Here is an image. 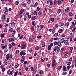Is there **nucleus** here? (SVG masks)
<instances>
[{
  "label": "nucleus",
  "instance_id": "1",
  "mask_svg": "<svg viewBox=\"0 0 76 76\" xmlns=\"http://www.w3.org/2000/svg\"><path fill=\"white\" fill-rule=\"evenodd\" d=\"M52 67L53 70H54V69H56L55 66H56V64H57V63L56 62L55 59L53 60L52 61Z\"/></svg>",
  "mask_w": 76,
  "mask_h": 76
},
{
  "label": "nucleus",
  "instance_id": "2",
  "mask_svg": "<svg viewBox=\"0 0 76 76\" xmlns=\"http://www.w3.org/2000/svg\"><path fill=\"white\" fill-rule=\"evenodd\" d=\"M6 15L4 14H2V18L3 20H2V22L3 23H4L5 22V21H6Z\"/></svg>",
  "mask_w": 76,
  "mask_h": 76
},
{
  "label": "nucleus",
  "instance_id": "3",
  "mask_svg": "<svg viewBox=\"0 0 76 76\" xmlns=\"http://www.w3.org/2000/svg\"><path fill=\"white\" fill-rule=\"evenodd\" d=\"M26 51L25 50H23L20 52V55L21 56L25 55H26Z\"/></svg>",
  "mask_w": 76,
  "mask_h": 76
},
{
  "label": "nucleus",
  "instance_id": "4",
  "mask_svg": "<svg viewBox=\"0 0 76 76\" xmlns=\"http://www.w3.org/2000/svg\"><path fill=\"white\" fill-rule=\"evenodd\" d=\"M64 43L66 44L65 45H68L69 44V43L68 42V40H64Z\"/></svg>",
  "mask_w": 76,
  "mask_h": 76
},
{
  "label": "nucleus",
  "instance_id": "5",
  "mask_svg": "<svg viewBox=\"0 0 76 76\" xmlns=\"http://www.w3.org/2000/svg\"><path fill=\"white\" fill-rule=\"evenodd\" d=\"M71 68V66L70 65H68L66 66V72H68L69 70V69Z\"/></svg>",
  "mask_w": 76,
  "mask_h": 76
},
{
  "label": "nucleus",
  "instance_id": "6",
  "mask_svg": "<svg viewBox=\"0 0 76 76\" xmlns=\"http://www.w3.org/2000/svg\"><path fill=\"white\" fill-rule=\"evenodd\" d=\"M57 45H58V46H61V43L60 42V41H58L57 42Z\"/></svg>",
  "mask_w": 76,
  "mask_h": 76
},
{
  "label": "nucleus",
  "instance_id": "7",
  "mask_svg": "<svg viewBox=\"0 0 76 76\" xmlns=\"http://www.w3.org/2000/svg\"><path fill=\"white\" fill-rule=\"evenodd\" d=\"M61 3H62V2L60 0H58L57 1V4H60Z\"/></svg>",
  "mask_w": 76,
  "mask_h": 76
},
{
  "label": "nucleus",
  "instance_id": "8",
  "mask_svg": "<svg viewBox=\"0 0 76 76\" xmlns=\"http://www.w3.org/2000/svg\"><path fill=\"white\" fill-rule=\"evenodd\" d=\"M58 33H56L53 35V37L55 38H56V37H57L58 36Z\"/></svg>",
  "mask_w": 76,
  "mask_h": 76
},
{
  "label": "nucleus",
  "instance_id": "9",
  "mask_svg": "<svg viewBox=\"0 0 76 76\" xmlns=\"http://www.w3.org/2000/svg\"><path fill=\"white\" fill-rule=\"evenodd\" d=\"M6 59L7 60H9V54H7L6 55Z\"/></svg>",
  "mask_w": 76,
  "mask_h": 76
},
{
  "label": "nucleus",
  "instance_id": "10",
  "mask_svg": "<svg viewBox=\"0 0 76 76\" xmlns=\"http://www.w3.org/2000/svg\"><path fill=\"white\" fill-rule=\"evenodd\" d=\"M62 68V65H61L60 66V67L58 66V67L57 68V69L58 70H60V69Z\"/></svg>",
  "mask_w": 76,
  "mask_h": 76
},
{
  "label": "nucleus",
  "instance_id": "11",
  "mask_svg": "<svg viewBox=\"0 0 76 76\" xmlns=\"http://www.w3.org/2000/svg\"><path fill=\"white\" fill-rule=\"evenodd\" d=\"M29 41L30 42H33V39H32V38L30 37L29 38Z\"/></svg>",
  "mask_w": 76,
  "mask_h": 76
},
{
  "label": "nucleus",
  "instance_id": "12",
  "mask_svg": "<svg viewBox=\"0 0 76 76\" xmlns=\"http://www.w3.org/2000/svg\"><path fill=\"white\" fill-rule=\"evenodd\" d=\"M36 19H37V17L36 16H34V17H32L31 18V20H35Z\"/></svg>",
  "mask_w": 76,
  "mask_h": 76
},
{
  "label": "nucleus",
  "instance_id": "13",
  "mask_svg": "<svg viewBox=\"0 0 76 76\" xmlns=\"http://www.w3.org/2000/svg\"><path fill=\"white\" fill-rule=\"evenodd\" d=\"M24 12V10H22L20 12H19V15H21Z\"/></svg>",
  "mask_w": 76,
  "mask_h": 76
},
{
  "label": "nucleus",
  "instance_id": "14",
  "mask_svg": "<svg viewBox=\"0 0 76 76\" xmlns=\"http://www.w3.org/2000/svg\"><path fill=\"white\" fill-rule=\"evenodd\" d=\"M66 66H64L62 68V70H64V71H65V70H66Z\"/></svg>",
  "mask_w": 76,
  "mask_h": 76
},
{
  "label": "nucleus",
  "instance_id": "15",
  "mask_svg": "<svg viewBox=\"0 0 76 76\" xmlns=\"http://www.w3.org/2000/svg\"><path fill=\"white\" fill-rule=\"evenodd\" d=\"M61 12V9H58L57 11V13L58 14H59Z\"/></svg>",
  "mask_w": 76,
  "mask_h": 76
},
{
  "label": "nucleus",
  "instance_id": "16",
  "mask_svg": "<svg viewBox=\"0 0 76 76\" xmlns=\"http://www.w3.org/2000/svg\"><path fill=\"white\" fill-rule=\"evenodd\" d=\"M42 14V11H39L38 13V15L39 16H40V15H41Z\"/></svg>",
  "mask_w": 76,
  "mask_h": 76
},
{
  "label": "nucleus",
  "instance_id": "17",
  "mask_svg": "<svg viewBox=\"0 0 76 76\" xmlns=\"http://www.w3.org/2000/svg\"><path fill=\"white\" fill-rule=\"evenodd\" d=\"M60 41L61 43H63L64 42V38L61 39Z\"/></svg>",
  "mask_w": 76,
  "mask_h": 76
},
{
  "label": "nucleus",
  "instance_id": "18",
  "mask_svg": "<svg viewBox=\"0 0 76 76\" xmlns=\"http://www.w3.org/2000/svg\"><path fill=\"white\" fill-rule=\"evenodd\" d=\"M42 16H43V17H44L46 16V13H45V12L44 11L43 12Z\"/></svg>",
  "mask_w": 76,
  "mask_h": 76
},
{
  "label": "nucleus",
  "instance_id": "19",
  "mask_svg": "<svg viewBox=\"0 0 76 76\" xmlns=\"http://www.w3.org/2000/svg\"><path fill=\"white\" fill-rule=\"evenodd\" d=\"M9 13V12H8V11H5L4 12V14L5 15H8V13Z\"/></svg>",
  "mask_w": 76,
  "mask_h": 76
},
{
  "label": "nucleus",
  "instance_id": "20",
  "mask_svg": "<svg viewBox=\"0 0 76 76\" xmlns=\"http://www.w3.org/2000/svg\"><path fill=\"white\" fill-rule=\"evenodd\" d=\"M63 30L62 29H60L58 30V32L59 33H62V32H63Z\"/></svg>",
  "mask_w": 76,
  "mask_h": 76
},
{
  "label": "nucleus",
  "instance_id": "21",
  "mask_svg": "<svg viewBox=\"0 0 76 76\" xmlns=\"http://www.w3.org/2000/svg\"><path fill=\"white\" fill-rule=\"evenodd\" d=\"M34 29H35V28H34V26H32L31 28V30L32 31H34Z\"/></svg>",
  "mask_w": 76,
  "mask_h": 76
},
{
  "label": "nucleus",
  "instance_id": "22",
  "mask_svg": "<svg viewBox=\"0 0 76 76\" xmlns=\"http://www.w3.org/2000/svg\"><path fill=\"white\" fill-rule=\"evenodd\" d=\"M75 27L76 26L75 25H72L70 27V29H72V28H75Z\"/></svg>",
  "mask_w": 76,
  "mask_h": 76
},
{
  "label": "nucleus",
  "instance_id": "23",
  "mask_svg": "<svg viewBox=\"0 0 76 76\" xmlns=\"http://www.w3.org/2000/svg\"><path fill=\"white\" fill-rule=\"evenodd\" d=\"M39 56L37 55L36 58V59L37 61H38V60H39Z\"/></svg>",
  "mask_w": 76,
  "mask_h": 76
},
{
  "label": "nucleus",
  "instance_id": "24",
  "mask_svg": "<svg viewBox=\"0 0 76 76\" xmlns=\"http://www.w3.org/2000/svg\"><path fill=\"white\" fill-rule=\"evenodd\" d=\"M75 66V63H72L71 65V69L73 68Z\"/></svg>",
  "mask_w": 76,
  "mask_h": 76
},
{
  "label": "nucleus",
  "instance_id": "25",
  "mask_svg": "<svg viewBox=\"0 0 76 76\" xmlns=\"http://www.w3.org/2000/svg\"><path fill=\"white\" fill-rule=\"evenodd\" d=\"M50 21L53 22H54V18H53L50 19Z\"/></svg>",
  "mask_w": 76,
  "mask_h": 76
},
{
  "label": "nucleus",
  "instance_id": "26",
  "mask_svg": "<svg viewBox=\"0 0 76 76\" xmlns=\"http://www.w3.org/2000/svg\"><path fill=\"white\" fill-rule=\"evenodd\" d=\"M15 74L14 75V76H16L17 75H18V71H17L15 72Z\"/></svg>",
  "mask_w": 76,
  "mask_h": 76
},
{
  "label": "nucleus",
  "instance_id": "27",
  "mask_svg": "<svg viewBox=\"0 0 76 76\" xmlns=\"http://www.w3.org/2000/svg\"><path fill=\"white\" fill-rule=\"evenodd\" d=\"M36 72H37V69H34L33 70L32 73L33 74H35V73H36Z\"/></svg>",
  "mask_w": 76,
  "mask_h": 76
},
{
  "label": "nucleus",
  "instance_id": "28",
  "mask_svg": "<svg viewBox=\"0 0 76 76\" xmlns=\"http://www.w3.org/2000/svg\"><path fill=\"white\" fill-rule=\"evenodd\" d=\"M45 43L44 42L42 43V46L43 47H45Z\"/></svg>",
  "mask_w": 76,
  "mask_h": 76
},
{
  "label": "nucleus",
  "instance_id": "29",
  "mask_svg": "<svg viewBox=\"0 0 76 76\" xmlns=\"http://www.w3.org/2000/svg\"><path fill=\"white\" fill-rule=\"evenodd\" d=\"M8 46L9 48L10 49H10L12 48V45L11 44H9Z\"/></svg>",
  "mask_w": 76,
  "mask_h": 76
},
{
  "label": "nucleus",
  "instance_id": "30",
  "mask_svg": "<svg viewBox=\"0 0 76 76\" xmlns=\"http://www.w3.org/2000/svg\"><path fill=\"white\" fill-rule=\"evenodd\" d=\"M13 70H12L11 71H10V72L8 73L9 75H13Z\"/></svg>",
  "mask_w": 76,
  "mask_h": 76
},
{
  "label": "nucleus",
  "instance_id": "31",
  "mask_svg": "<svg viewBox=\"0 0 76 76\" xmlns=\"http://www.w3.org/2000/svg\"><path fill=\"white\" fill-rule=\"evenodd\" d=\"M15 25V23L14 22H12L11 23V26H14Z\"/></svg>",
  "mask_w": 76,
  "mask_h": 76
},
{
  "label": "nucleus",
  "instance_id": "32",
  "mask_svg": "<svg viewBox=\"0 0 76 76\" xmlns=\"http://www.w3.org/2000/svg\"><path fill=\"white\" fill-rule=\"evenodd\" d=\"M7 30H8V29L7 28H5L4 29V32H7Z\"/></svg>",
  "mask_w": 76,
  "mask_h": 76
},
{
  "label": "nucleus",
  "instance_id": "33",
  "mask_svg": "<svg viewBox=\"0 0 76 76\" xmlns=\"http://www.w3.org/2000/svg\"><path fill=\"white\" fill-rule=\"evenodd\" d=\"M31 0H28L27 3L28 4H29L31 3Z\"/></svg>",
  "mask_w": 76,
  "mask_h": 76
},
{
  "label": "nucleus",
  "instance_id": "34",
  "mask_svg": "<svg viewBox=\"0 0 76 76\" xmlns=\"http://www.w3.org/2000/svg\"><path fill=\"white\" fill-rule=\"evenodd\" d=\"M33 14L35 15V16H36L37 15V12L36 11H35L33 12Z\"/></svg>",
  "mask_w": 76,
  "mask_h": 76
},
{
  "label": "nucleus",
  "instance_id": "35",
  "mask_svg": "<svg viewBox=\"0 0 76 76\" xmlns=\"http://www.w3.org/2000/svg\"><path fill=\"white\" fill-rule=\"evenodd\" d=\"M39 74L40 75H42V74H44V71H40L39 72Z\"/></svg>",
  "mask_w": 76,
  "mask_h": 76
},
{
  "label": "nucleus",
  "instance_id": "36",
  "mask_svg": "<svg viewBox=\"0 0 76 76\" xmlns=\"http://www.w3.org/2000/svg\"><path fill=\"white\" fill-rule=\"evenodd\" d=\"M62 16H64V15H65V12H64V10H63L62 11Z\"/></svg>",
  "mask_w": 76,
  "mask_h": 76
},
{
  "label": "nucleus",
  "instance_id": "37",
  "mask_svg": "<svg viewBox=\"0 0 76 76\" xmlns=\"http://www.w3.org/2000/svg\"><path fill=\"white\" fill-rule=\"evenodd\" d=\"M54 5H56L57 3V1L56 0H55L54 1Z\"/></svg>",
  "mask_w": 76,
  "mask_h": 76
},
{
  "label": "nucleus",
  "instance_id": "38",
  "mask_svg": "<svg viewBox=\"0 0 76 76\" xmlns=\"http://www.w3.org/2000/svg\"><path fill=\"white\" fill-rule=\"evenodd\" d=\"M21 5H22V6H23V7H26V4L25 3H22L21 4Z\"/></svg>",
  "mask_w": 76,
  "mask_h": 76
},
{
  "label": "nucleus",
  "instance_id": "39",
  "mask_svg": "<svg viewBox=\"0 0 76 76\" xmlns=\"http://www.w3.org/2000/svg\"><path fill=\"white\" fill-rule=\"evenodd\" d=\"M14 4L16 5H18L19 4V1H16Z\"/></svg>",
  "mask_w": 76,
  "mask_h": 76
},
{
  "label": "nucleus",
  "instance_id": "40",
  "mask_svg": "<svg viewBox=\"0 0 76 76\" xmlns=\"http://www.w3.org/2000/svg\"><path fill=\"white\" fill-rule=\"evenodd\" d=\"M44 26L43 25H41L40 26V29H42L44 28Z\"/></svg>",
  "mask_w": 76,
  "mask_h": 76
},
{
  "label": "nucleus",
  "instance_id": "41",
  "mask_svg": "<svg viewBox=\"0 0 76 76\" xmlns=\"http://www.w3.org/2000/svg\"><path fill=\"white\" fill-rule=\"evenodd\" d=\"M69 24L70 23L69 22H67L65 23V25L66 26H69Z\"/></svg>",
  "mask_w": 76,
  "mask_h": 76
},
{
  "label": "nucleus",
  "instance_id": "42",
  "mask_svg": "<svg viewBox=\"0 0 76 76\" xmlns=\"http://www.w3.org/2000/svg\"><path fill=\"white\" fill-rule=\"evenodd\" d=\"M57 18V20L58 21L60 20V18L58 16H57L56 18Z\"/></svg>",
  "mask_w": 76,
  "mask_h": 76
},
{
  "label": "nucleus",
  "instance_id": "43",
  "mask_svg": "<svg viewBox=\"0 0 76 76\" xmlns=\"http://www.w3.org/2000/svg\"><path fill=\"white\" fill-rule=\"evenodd\" d=\"M55 48L56 49V50H58V49H59V47L58 46H56L55 47Z\"/></svg>",
  "mask_w": 76,
  "mask_h": 76
},
{
  "label": "nucleus",
  "instance_id": "44",
  "mask_svg": "<svg viewBox=\"0 0 76 76\" xmlns=\"http://www.w3.org/2000/svg\"><path fill=\"white\" fill-rule=\"evenodd\" d=\"M69 15L70 16H73V13L70 12L69 13Z\"/></svg>",
  "mask_w": 76,
  "mask_h": 76
},
{
  "label": "nucleus",
  "instance_id": "45",
  "mask_svg": "<svg viewBox=\"0 0 76 76\" xmlns=\"http://www.w3.org/2000/svg\"><path fill=\"white\" fill-rule=\"evenodd\" d=\"M35 50L36 51H38L39 50V47L38 46H37L36 47Z\"/></svg>",
  "mask_w": 76,
  "mask_h": 76
},
{
  "label": "nucleus",
  "instance_id": "46",
  "mask_svg": "<svg viewBox=\"0 0 76 76\" xmlns=\"http://www.w3.org/2000/svg\"><path fill=\"white\" fill-rule=\"evenodd\" d=\"M32 48H30V50H29V52L30 53H32Z\"/></svg>",
  "mask_w": 76,
  "mask_h": 76
},
{
  "label": "nucleus",
  "instance_id": "47",
  "mask_svg": "<svg viewBox=\"0 0 76 76\" xmlns=\"http://www.w3.org/2000/svg\"><path fill=\"white\" fill-rule=\"evenodd\" d=\"M13 28H11L10 29V32H13Z\"/></svg>",
  "mask_w": 76,
  "mask_h": 76
},
{
  "label": "nucleus",
  "instance_id": "48",
  "mask_svg": "<svg viewBox=\"0 0 76 76\" xmlns=\"http://www.w3.org/2000/svg\"><path fill=\"white\" fill-rule=\"evenodd\" d=\"M23 35H21L20 37H19V39H22V38H23Z\"/></svg>",
  "mask_w": 76,
  "mask_h": 76
},
{
  "label": "nucleus",
  "instance_id": "49",
  "mask_svg": "<svg viewBox=\"0 0 76 76\" xmlns=\"http://www.w3.org/2000/svg\"><path fill=\"white\" fill-rule=\"evenodd\" d=\"M8 51V50L7 48H6L4 50V53H6Z\"/></svg>",
  "mask_w": 76,
  "mask_h": 76
},
{
  "label": "nucleus",
  "instance_id": "50",
  "mask_svg": "<svg viewBox=\"0 0 76 76\" xmlns=\"http://www.w3.org/2000/svg\"><path fill=\"white\" fill-rule=\"evenodd\" d=\"M8 41H9V42H12V38H9V39H8Z\"/></svg>",
  "mask_w": 76,
  "mask_h": 76
},
{
  "label": "nucleus",
  "instance_id": "51",
  "mask_svg": "<svg viewBox=\"0 0 76 76\" xmlns=\"http://www.w3.org/2000/svg\"><path fill=\"white\" fill-rule=\"evenodd\" d=\"M42 37V36H41V35H40V36H38L37 37V38H38V39H39V38H41Z\"/></svg>",
  "mask_w": 76,
  "mask_h": 76
},
{
  "label": "nucleus",
  "instance_id": "52",
  "mask_svg": "<svg viewBox=\"0 0 76 76\" xmlns=\"http://www.w3.org/2000/svg\"><path fill=\"white\" fill-rule=\"evenodd\" d=\"M73 47H71L70 48V53H72V51H73Z\"/></svg>",
  "mask_w": 76,
  "mask_h": 76
},
{
  "label": "nucleus",
  "instance_id": "53",
  "mask_svg": "<svg viewBox=\"0 0 76 76\" xmlns=\"http://www.w3.org/2000/svg\"><path fill=\"white\" fill-rule=\"evenodd\" d=\"M58 37H56V38H53V40L54 41L56 40L57 41V40H58Z\"/></svg>",
  "mask_w": 76,
  "mask_h": 76
},
{
  "label": "nucleus",
  "instance_id": "54",
  "mask_svg": "<svg viewBox=\"0 0 76 76\" xmlns=\"http://www.w3.org/2000/svg\"><path fill=\"white\" fill-rule=\"evenodd\" d=\"M67 72H63L62 73V75H67Z\"/></svg>",
  "mask_w": 76,
  "mask_h": 76
},
{
  "label": "nucleus",
  "instance_id": "55",
  "mask_svg": "<svg viewBox=\"0 0 76 76\" xmlns=\"http://www.w3.org/2000/svg\"><path fill=\"white\" fill-rule=\"evenodd\" d=\"M50 5H53V0H50Z\"/></svg>",
  "mask_w": 76,
  "mask_h": 76
},
{
  "label": "nucleus",
  "instance_id": "56",
  "mask_svg": "<svg viewBox=\"0 0 76 76\" xmlns=\"http://www.w3.org/2000/svg\"><path fill=\"white\" fill-rule=\"evenodd\" d=\"M53 44H54V45H57V41L54 42H53Z\"/></svg>",
  "mask_w": 76,
  "mask_h": 76
},
{
  "label": "nucleus",
  "instance_id": "57",
  "mask_svg": "<svg viewBox=\"0 0 76 76\" xmlns=\"http://www.w3.org/2000/svg\"><path fill=\"white\" fill-rule=\"evenodd\" d=\"M24 61H25V59H22L20 60V61L21 63H23V62H24Z\"/></svg>",
  "mask_w": 76,
  "mask_h": 76
},
{
  "label": "nucleus",
  "instance_id": "58",
  "mask_svg": "<svg viewBox=\"0 0 76 76\" xmlns=\"http://www.w3.org/2000/svg\"><path fill=\"white\" fill-rule=\"evenodd\" d=\"M22 45L23 47L24 48H26V44H22Z\"/></svg>",
  "mask_w": 76,
  "mask_h": 76
},
{
  "label": "nucleus",
  "instance_id": "59",
  "mask_svg": "<svg viewBox=\"0 0 76 76\" xmlns=\"http://www.w3.org/2000/svg\"><path fill=\"white\" fill-rule=\"evenodd\" d=\"M67 65H69L70 64H71V62H68L66 63Z\"/></svg>",
  "mask_w": 76,
  "mask_h": 76
},
{
  "label": "nucleus",
  "instance_id": "60",
  "mask_svg": "<svg viewBox=\"0 0 76 76\" xmlns=\"http://www.w3.org/2000/svg\"><path fill=\"white\" fill-rule=\"evenodd\" d=\"M57 54H58V53H60V48L59 49H57Z\"/></svg>",
  "mask_w": 76,
  "mask_h": 76
},
{
  "label": "nucleus",
  "instance_id": "61",
  "mask_svg": "<svg viewBox=\"0 0 76 76\" xmlns=\"http://www.w3.org/2000/svg\"><path fill=\"white\" fill-rule=\"evenodd\" d=\"M29 69V68L28 67H26L25 68V70L26 71H27Z\"/></svg>",
  "mask_w": 76,
  "mask_h": 76
},
{
  "label": "nucleus",
  "instance_id": "62",
  "mask_svg": "<svg viewBox=\"0 0 76 76\" xmlns=\"http://www.w3.org/2000/svg\"><path fill=\"white\" fill-rule=\"evenodd\" d=\"M22 59L24 60H25V55H23L22 57Z\"/></svg>",
  "mask_w": 76,
  "mask_h": 76
},
{
  "label": "nucleus",
  "instance_id": "63",
  "mask_svg": "<svg viewBox=\"0 0 76 76\" xmlns=\"http://www.w3.org/2000/svg\"><path fill=\"white\" fill-rule=\"evenodd\" d=\"M19 64H18L17 65H15V68H17L18 67H19Z\"/></svg>",
  "mask_w": 76,
  "mask_h": 76
},
{
  "label": "nucleus",
  "instance_id": "64",
  "mask_svg": "<svg viewBox=\"0 0 76 76\" xmlns=\"http://www.w3.org/2000/svg\"><path fill=\"white\" fill-rule=\"evenodd\" d=\"M16 54H18L19 53V50H17L16 51Z\"/></svg>",
  "mask_w": 76,
  "mask_h": 76
}]
</instances>
